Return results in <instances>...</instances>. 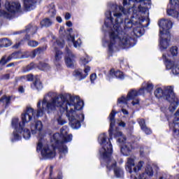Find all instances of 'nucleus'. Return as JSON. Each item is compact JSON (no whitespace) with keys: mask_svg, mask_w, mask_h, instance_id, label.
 Instances as JSON below:
<instances>
[{"mask_svg":"<svg viewBox=\"0 0 179 179\" xmlns=\"http://www.w3.org/2000/svg\"><path fill=\"white\" fill-rule=\"evenodd\" d=\"M11 127L14 129L13 138L11 139V141H20L23 134V117H21L20 119L13 117L11 120Z\"/></svg>","mask_w":179,"mask_h":179,"instance_id":"6e6552de","label":"nucleus"},{"mask_svg":"<svg viewBox=\"0 0 179 179\" xmlns=\"http://www.w3.org/2000/svg\"><path fill=\"white\" fill-rule=\"evenodd\" d=\"M170 52L172 57H177L178 55V48L177 46H172L170 48Z\"/></svg>","mask_w":179,"mask_h":179,"instance_id":"bb28decb","label":"nucleus"},{"mask_svg":"<svg viewBox=\"0 0 179 179\" xmlns=\"http://www.w3.org/2000/svg\"><path fill=\"white\" fill-rule=\"evenodd\" d=\"M41 27H50L52 26V20L50 18H45L41 22Z\"/></svg>","mask_w":179,"mask_h":179,"instance_id":"b1692460","label":"nucleus"},{"mask_svg":"<svg viewBox=\"0 0 179 179\" xmlns=\"http://www.w3.org/2000/svg\"><path fill=\"white\" fill-rule=\"evenodd\" d=\"M143 27H146V26L145 25H143Z\"/></svg>","mask_w":179,"mask_h":179,"instance_id":"3c124183","label":"nucleus"},{"mask_svg":"<svg viewBox=\"0 0 179 179\" xmlns=\"http://www.w3.org/2000/svg\"><path fill=\"white\" fill-rule=\"evenodd\" d=\"M138 124H139L142 131L143 132H145V134H146V135H150V134H152V130L150 128H148V127H146V123H145V120L139 119Z\"/></svg>","mask_w":179,"mask_h":179,"instance_id":"412c9836","label":"nucleus"},{"mask_svg":"<svg viewBox=\"0 0 179 179\" xmlns=\"http://www.w3.org/2000/svg\"><path fill=\"white\" fill-rule=\"evenodd\" d=\"M151 176H153V169L150 166H148L145 169V173L139 176V179H148V177H151Z\"/></svg>","mask_w":179,"mask_h":179,"instance_id":"4be33fe9","label":"nucleus"},{"mask_svg":"<svg viewBox=\"0 0 179 179\" xmlns=\"http://www.w3.org/2000/svg\"><path fill=\"white\" fill-rule=\"evenodd\" d=\"M14 55L18 59L23 58V53L22 52H16L14 53Z\"/></svg>","mask_w":179,"mask_h":179,"instance_id":"f704fd0d","label":"nucleus"},{"mask_svg":"<svg viewBox=\"0 0 179 179\" xmlns=\"http://www.w3.org/2000/svg\"><path fill=\"white\" fill-rule=\"evenodd\" d=\"M28 40L27 41V45H29V47H31L32 48H36V47H38V41H36L35 40H29V39H27Z\"/></svg>","mask_w":179,"mask_h":179,"instance_id":"a878e982","label":"nucleus"},{"mask_svg":"<svg viewBox=\"0 0 179 179\" xmlns=\"http://www.w3.org/2000/svg\"><path fill=\"white\" fill-rule=\"evenodd\" d=\"M0 101H3V103H6V106L10 103V96L7 97L4 96L2 99H0Z\"/></svg>","mask_w":179,"mask_h":179,"instance_id":"2f4dec72","label":"nucleus"},{"mask_svg":"<svg viewBox=\"0 0 179 179\" xmlns=\"http://www.w3.org/2000/svg\"><path fill=\"white\" fill-rule=\"evenodd\" d=\"M59 133H55L51 138L52 145L43 143V140H39L37 144L36 150L41 152L43 159H53L55 157V148H57L59 153V159H62L68 153V147L64 143H68L72 141V134H68V127H63Z\"/></svg>","mask_w":179,"mask_h":179,"instance_id":"20e7f679","label":"nucleus"},{"mask_svg":"<svg viewBox=\"0 0 179 179\" xmlns=\"http://www.w3.org/2000/svg\"><path fill=\"white\" fill-rule=\"evenodd\" d=\"M12 45V42L8 38H3L0 40V47H10Z\"/></svg>","mask_w":179,"mask_h":179,"instance_id":"393cba45","label":"nucleus"},{"mask_svg":"<svg viewBox=\"0 0 179 179\" xmlns=\"http://www.w3.org/2000/svg\"><path fill=\"white\" fill-rule=\"evenodd\" d=\"M163 59H165V66L166 69H171L172 73H173V69H176L177 66H178V64L171 60H169L167 59V56L166 55L163 54L162 55Z\"/></svg>","mask_w":179,"mask_h":179,"instance_id":"f3484780","label":"nucleus"},{"mask_svg":"<svg viewBox=\"0 0 179 179\" xmlns=\"http://www.w3.org/2000/svg\"><path fill=\"white\" fill-rule=\"evenodd\" d=\"M143 34H145V30L143 29V27H136L133 28L132 32L130 33L129 36L130 37H132V36H136V37H141V36H143Z\"/></svg>","mask_w":179,"mask_h":179,"instance_id":"a211bd4d","label":"nucleus"},{"mask_svg":"<svg viewBox=\"0 0 179 179\" xmlns=\"http://www.w3.org/2000/svg\"><path fill=\"white\" fill-rule=\"evenodd\" d=\"M38 68L41 71H48V69H50V66L45 63H40L38 65Z\"/></svg>","mask_w":179,"mask_h":179,"instance_id":"c85d7f7f","label":"nucleus"},{"mask_svg":"<svg viewBox=\"0 0 179 179\" xmlns=\"http://www.w3.org/2000/svg\"><path fill=\"white\" fill-rule=\"evenodd\" d=\"M30 130L27 129H24V134H23V138L24 139H30Z\"/></svg>","mask_w":179,"mask_h":179,"instance_id":"7c9ffc66","label":"nucleus"},{"mask_svg":"<svg viewBox=\"0 0 179 179\" xmlns=\"http://www.w3.org/2000/svg\"><path fill=\"white\" fill-rule=\"evenodd\" d=\"M9 61H10V57H8V59H6V57H3L0 61V65H5V64H7Z\"/></svg>","mask_w":179,"mask_h":179,"instance_id":"72a5a7b5","label":"nucleus"},{"mask_svg":"<svg viewBox=\"0 0 179 179\" xmlns=\"http://www.w3.org/2000/svg\"><path fill=\"white\" fill-rule=\"evenodd\" d=\"M159 50H167L170 46V29L173 28V22L170 20L162 19L159 21Z\"/></svg>","mask_w":179,"mask_h":179,"instance_id":"423d86ee","label":"nucleus"},{"mask_svg":"<svg viewBox=\"0 0 179 179\" xmlns=\"http://www.w3.org/2000/svg\"><path fill=\"white\" fill-rule=\"evenodd\" d=\"M97 78L96 73H93L90 76V80L92 83H94V80Z\"/></svg>","mask_w":179,"mask_h":179,"instance_id":"c9c22d12","label":"nucleus"},{"mask_svg":"<svg viewBox=\"0 0 179 179\" xmlns=\"http://www.w3.org/2000/svg\"><path fill=\"white\" fill-rule=\"evenodd\" d=\"M1 94H2V92H0V96H1Z\"/></svg>","mask_w":179,"mask_h":179,"instance_id":"603ef678","label":"nucleus"},{"mask_svg":"<svg viewBox=\"0 0 179 179\" xmlns=\"http://www.w3.org/2000/svg\"><path fill=\"white\" fill-rule=\"evenodd\" d=\"M122 112L123 113V114H124V115H128V110H127L126 109L122 108Z\"/></svg>","mask_w":179,"mask_h":179,"instance_id":"79ce46f5","label":"nucleus"},{"mask_svg":"<svg viewBox=\"0 0 179 179\" xmlns=\"http://www.w3.org/2000/svg\"><path fill=\"white\" fill-rule=\"evenodd\" d=\"M56 44H57L58 47H59L60 48H62L64 47V45H65V42L64 41V39H62V38L57 39L56 41Z\"/></svg>","mask_w":179,"mask_h":179,"instance_id":"473e14b6","label":"nucleus"},{"mask_svg":"<svg viewBox=\"0 0 179 179\" xmlns=\"http://www.w3.org/2000/svg\"><path fill=\"white\" fill-rule=\"evenodd\" d=\"M9 66H13V63H10L7 65V68H9Z\"/></svg>","mask_w":179,"mask_h":179,"instance_id":"de8ad7c7","label":"nucleus"},{"mask_svg":"<svg viewBox=\"0 0 179 179\" xmlns=\"http://www.w3.org/2000/svg\"><path fill=\"white\" fill-rule=\"evenodd\" d=\"M36 1L33 0H24V10L29 12V10H33L36 6Z\"/></svg>","mask_w":179,"mask_h":179,"instance_id":"6ab92c4d","label":"nucleus"},{"mask_svg":"<svg viewBox=\"0 0 179 179\" xmlns=\"http://www.w3.org/2000/svg\"><path fill=\"white\" fill-rule=\"evenodd\" d=\"M20 93H23V87H20L18 90Z\"/></svg>","mask_w":179,"mask_h":179,"instance_id":"a18cd8bd","label":"nucleus"},{"mask_svg":"<svg viewBox=\"0 0 179 179\" xmlns=\"http://www.w3.org/2000/svg\"><path fill=\"white\" fill-rule=\"evenodd\" d=\"M0 16H4V17H8V13H6V11H5L3 10H0Z\"/></svg>","mask_w":179,"mask_h":179,"instance_id":"e433bc0d","label":"nucleus"},{"mask_svg":"<svg viewBox=\"0 0 179 179\" xmlns=\"http://www.w3.org/2000/svg\"><path fill=\"white\" fill-rule=\"evenodd\" d=\"M92 61V59L89 57V56L85 54L84 56L81 57L80 59V65H83L85 66L84 72L82 69L76 70L74 72V76L78 80H83V79H85L89 75V72H90V66H86L87 64L90 63Z\"/></svg>","mask_w":179,"mask_h":179,"instance_id":"1a4fd4ad","label":"nucleus"},{"mask_svg":"<svg viewBox=\"0 0 179 179\" xmlns=\"http://www.w3.org/2000/svg\"><path fill=\"white\" fill-rule=\"evenodd\" d=\"M135 160H136V157L135 156H131L127 158L125 169L130 174H132V173H135V174H136L138 171H141V170H142V167H143V164H145L143 161H139L136 164H135Z\"/></svg>","mask_w":179,"mask_h":179,"instance_id":"9d476101","label":"nucleus"},{"mask_svg":"<svg viewBox=\"0 0 179 179\" xmlns=\"http://www.w3.org/2000/svg\"><path fill=\"white\" fill-rule=\"evenodd\" d=\"M154 94L157 99L165 97L167 101L170 102L169 110L171 113L176 111L177 107H178V98H177L174 94V87L173 86L165 87L164 91H163V89L161 87L157 88Z\"/></svg>","mask_w":179,"mask_h":179,"instance_id":"0eeeda50","label":"nucleus"},{"mask_svg":"<svg viewBox=\"0 0 179 179\" xmlns=\"http://www.w3.org/2000/svg\"><path fill=\"white\" fill-rule=\"evenodd\" d=\"M66 26H67L68 27H72V22L68 21V22H66Z\"/></svg>","mask_w":179,"mask_h":179,"instance_id":"37998d69","label":"nucleus"},{"mask_svg":"<svg viewBox=\"0 0 179 179\" xmlns=\"http://www.w3.org/2000/svg\"><path fill=\"white\" fill-rule=\"evenodd\" d=\"M116 78L117 79L122 80L124 79V73L121 71H116L113 69H110L109 74L108 76V80H111V79Z\"/></svg>","mask_w":179,"mask_h":179,"instance_id":"2eb2a0df","label":"nucleus"},{"mask_svg":"<svg viewBox=\"0 0 179 179\" xmlns=\"http://www.w3.org/2000/svg\"><path fill=\"white\" fill-rule=\"evenodd\" d=\"M50 170H52V166H50Z\"/></svg>","mask_w":179,"mask_h":179,"instance_id":"8fccbe9b","label":"nucleus"},{"mask_svg":"<svg viewBox=\"0 0 179 179\" xmlns=\"http://www.w3.org/2000/svg\"><path fill=\"white\" fill-rule=\"evenodd\" d=\"M44 52V48H38L34 50L31 53L29 52H25L23 55V58H29V57H31V58H36V55H40Z\"/></svg>","mask_w":179,"mask_h":179,"instance_id":"dca6fc26","label":"nucleus"},{"mask_svg":"<svg viewBox=\"0 0 179 179\" xmlns=\"http://www.w3.org/2000/svg\"><path fill=\"white\" fill-rule=\"evenodd\" d=\"M0 6H1V0H0Z\"/></svg>","mask_w":179,"mask_h":179,"instance_id":"5fc2aeb1","label":"nucleus"},{"mask_svg":"<svg viewBox=\"0 0 179 179\" xmlns=\"http://www.w3.org/2000/svg\"><path fill=\"white\" fill-rule=\"evenodd\" d=\"M52 173L50 172V175L51 176Z\"/></svg>","mask_w":179,"mask_h":179,"instance_id":"6e6d98bb","label":"nucleus"},{"mask_svg":"<svg viewBox=\"0 0 179 179\" xmlns=\"http://www.w3.org/2000/svg\"><path fill=\"white\" fill-rule=\"evenodd\" d=\"M115 113L112 110L109 115L110 120V129L109 136L110 138L107 140V136L106 134H101L98 138V142L101 145V148L99 150L101 156L103 157V161L106 164V169L113 170L114 174L117 178H122L124 177V171L120 166H117V161L111 157L113 155V145H111V139L113 136L114 138H119L117 142L119 143H123L120 148V152L123 156H129L134 145L131 143H126L127 138L122 135V133L118 130V128L114 129V125H115Z\"/></svg>","mask_w":179,"mask_h":179,"instance_id":"7ed1b4c3","label":"nucleus"},{"mask_svg":"<svg viewBox=\"0 0 179 179\" xmlns=\"http://www.w3.org/2000/svg\"><path fill=\"white\" fill-rule=\"evenodd\" d=\"M122 6L110 4L105 13V27L110 31L103 39V47L109 52L115 48L134 47V38L129 36L136 23L145 22L149 17L150 0H123Z\"/></svg>","mask_w":179,"mask_h":179,"instance_id":"f257e3e1","label":"nucleus"},{"mask_svg":"<svg viewBox=\"0 0 179 179\" xmlns=\"http://www.w3.org/2000/svg\"><path fill=\"white\" fill-rule=\"evenodd\" d=\"M131 179H136V176L135 175L131 174Z\"/></svg>","mask_w":179,"mask_h":179,"instance_id":"49530a36","label":"nucleus"},{"mask_svg":"<svg viewBox=\"0 0 179 179\" xmlns=\"http://www.w3.org/2000/svg\"><path fill=\"white\" fill-rule=\"evenodd\" d=\"M24 79L27 82H31L34 79V83L31 85V89L34 90H41L43 89V84L41 83L38 76H35L34 78L33 77V75L29 74L24 76Z\"/></svg>","mask_w":179,"mask_h":179,"instance_id":"9b49d317","label":"nucleus"},{"mask_svg":"<svg viewBox=\"0 0 179 179\" xmlns=\"http://www.w3.org/2000/svg\"><path fill=\"white\" fill-rule=\"evenodd\" d=\"M55 57V65H60L59 62L62 59V57H64V53L61 52V50L56 49Z\"/></svg>","mask_w":179,"mask_h":179,"instance_id":"5701e85b","label":"nucleus"},{"mask_svg":"<svg viewBox=\"0 0 179 179\" xmlns=\"http://www.w3.org/2000/svg\"><path fill=\"white\" fill-rule=\"evenodd\" d=\"M36 68V64L34 63H31L30 64L27 65L26 68L24 69V72H29L31 71V69H34Z\"/></svg>","mask_w":179,"mask_h":179,"instance_id":"c756f323","label":"nucleus"},{"mask_svg":"<svg viewBox=\"0 0 179 179\" xmlns=\"http://www.w3.org/2000/svg\"><path fill=\"white\" fill-rule=\"evenodd\" d=\"M56 20L58 23H62V18L61 17H57Z\"/></svg>","mask_w":179,"mask_h":179,"instance_id":"a19ab883","label":"nucleus"},{"mask_svg":"<svg viewBox=\"0 0 179 179\" xmlns=\"http://www.w3.org/2000/svg\"><path fill=\"white\" fill-rule=\"evenodd\" d=\"M64 17H65V20H69V19H71V13H66L65 14Z\"/></svg>","mask_w":179,"mask_h":179,"instance_id":"4c0bfd02","label":"nucleus"},{"mask_svg":"<svg viewBox=\"0 0 179 179\" xmlns=\"http://www.w3.org/2000/svg\"><path fill=\"white\" fill-rule=\"evenodd\" d=\"M9 78H10L9 74H5L4 76H3L2 79L8 80L9 79Z\"/></svg>","mask_w":179,"mask_h":179,"instance_id":"ea45409f","label":"nucleus"},{"mask_svg":"<svg viewBox=\"0 0 179 179\" xmlns=\"http://www.w3.org/2000/svg\"><path fill=\"white\" fill-rule=\"evenodd\" d=\"M20 47V43H18L14 45V48H19Z\"/></svg>","mask_w":179,"mask_h":179,"instance_id":"c03bdc74","label":"nucleus"},{"mask_svg":"<svg viewBox=\"0 0 179 179\" xmlns=\"http://www.w3.org/2000/svg\"><path fill=\"white\" fill-rule=\"evenodd\" d=\"M37 26L29 24L25 27V38L26 40H30L31 37L34 36L37 33Z\"/></svg>","mask_w":179,"mask_h":179,"instance_id":"4468645a","label":"nucleus"},{"mask_svg":"<svg viewBox=\"0 0 179 179\" xmlns=\"http://www.w3.org/2000/svg\"><path fill=\"white\" fill-rule=\"evenodd\" d=\"M67 38L69 43H73V47H75V48H79L80 45H82V41L80 38L75 41V36H72L71 34H69Z\"/></svg>","mask_w":179,"mask_h":179,"instance_id":"aec40b11","label":"nucleus"},{"mask_svg":"<svg viewBox=\"0 0 179 179\" xmlns=\"http://www.w3.org/2000/svg\"><path fill=\"white\" fill-rule=\"evenodd\" d=\"M5 8L10 13H16L20 10V3L6 1Z\"/></svg>","mask_w":179,"mask_h":179,"instance_id":"ddd939ff","label":"nucleus"},{"mask_svg":"<svg viewBox=\"0 0 179 179\" xmlns=\"http://www.w3.org/2000/svg\"><path fill=\"white\" fill-rule=\"evenodd\" d=\"M153 87L154 86L152 83H148L146 87L141 88L138 91L136 90H131L128 92L127 97L122 96L117 99V106L122 107V108H124L125 106H128V102L131 100H133L131 101L132 106L139 104V99H136V97H138V96H141V94H143V93H145V90L148 93H152Z\"/></svg>","mask_w":179,"mask_h":179,"instance_id":"39448f33","label":"nucleus"},{"mask_svg":"<svg viewBox=\"0 0 179 179\" xmlns=\"http://www.w3.org/2000/svg\"><path fill=\"white\" fill-rule=\"evenodd\" d=\"M68 31H69V33H71V31H72V29H71V28L69 29H68Z\"/></svg>","mask_w":179,"mask_h":179,"instance_id":"09e8293b","label":"nucleus"},{"mask_svg":"<svg viewBox=\"0 0 179 179\" xmlns=\"http://www.w3.org/2000/svg\"><path fill=\"white\" fill-rule=\"evenodd\" d=\"M119 127H122L123 128H125V125H126V124H125V122H119Z\"/></svg>","mask_w":179,"mask_h":179,"instance_id":"58836bf2","label":"nucleus"},{"mask_svg":"<svg viewBox=\"0 0 179 179\" xmlns=\"http://www.w3.org/2000/svg\"><path fill=\"white\" fill-rule=\"evenodd\" d=\"M83 101L77 96H72L69 94H60L57 96L55 92H48L40 99L36 105V113L32 108H27L24 115L23 122L31 121V130L32 134H37L43 129V123L37 120L38 117L44 115V111L48 114L60 108L61 111H66V115L69 121V125L73 129H79L80 122L85 120V115L80 112L83 108Z\"/></svg>","mask_w":179,"mask_h":179,"instance_id":"f03ea898","label":"nucleus"},{"mask_svg":"<svg viewBox=\"0 0 179 179\" xmlns=\"http://www.w3.org/2000/svg\"><path fill=\"white\" fill-rule=\"evenodd\" d=\"M56 121L59 125H65L66 124V120L62 117V116H58L56 118Z\"/></svg>","mask_w":179,"mask_h":179,"instance_id":"cd10ccee","label":"nucleus"},{"mask_svg":"<svg viewBox=\"0 0 179 179\" xmlns=\"http://www.w3.org/2000/svg\"><path fill=\"white\" fill-rule=\"evenodd\" d=\"M75 55H73L72 52L69 48H66V56L65 63L68 68H73L75 66Z\"/></svg>","mask_w":179,"mask_h":179,"instance_id":"f8f14e48","label":"nucleus"},{"mask_svg":"<svg viewBox=\"0 0 179 179\" xmlns=\"http://www.w3.org/2000/svg\"><path fill=\"white\" fill-rule=\"evenodd\" d=\"M147 26H149V22L148 23Z\"/></svg>","mask_w":179,"mask_h":179,"instance_id":"864d4df0","label":"nucleus"}]
</instances>
